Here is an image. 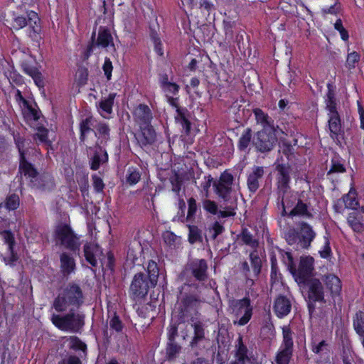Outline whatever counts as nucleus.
<instances>
[{
	"instance_id": "nucleus-53",
	"label": "nucleus",
	"mask_w": 364,
	"mask_h": 364,
	"mask_svg": "<svg viewBox=\"0 0 364 364\" xmlns=\"http://www.w3.org/2000/svg\"><path fill=\"white\" fill-rule=\"evenodd\" d=\"M293 350L282 348L280 351L278 352L276 358L275 363L276 364H289L290 359L292 356Z\"/></svg>"
},
{
	"instance_id": "nucleus-17",
	"label": "nucleus",
	"mask_w": 364,
	"mask_h": 364,
	"mask_svg": "<svg viewBox=\"0 0 364 364\" xmlns=\"http://www.w3.org/2000/svg\"><path fill=\"white\" fill-rule=\"evenodd\" d=\"M31 185L33 188L41 191H50L55 187V182L53 176L43 173L38 174L34 179H31Z\"/></svg>"
},
{
	"instance_id": "nucleus-26",
	"label": "nucleus",
	"mask_w": 364,
	"mask_h": 364,
	"mask_svg": "<svg viewBox=\"0 0 364 364\" xmlns=\"http://www.w3.org/2000/svg\"><path fill=\"white\" fill-rule=\"evenodd\" d=\"M116 95V93H110L107 97L102 99L97 104L98 112L102 117L109 118V115L112 113V107Z\"/></svg>"
},
{
	"instance_id": "nucleus-39",
	"label": "nucleus",
	"mask_w": 364,
	"mask_h": 364,
	"mask_svg": "<svg viewBox=\"0 0 364 364\" xmlns=\"http://www.w3.org/2000/svg\"><path fill=\"white\" fill-rule=\"evenodd\" d=\"M356 191L352 187L350 188L349 192L347 194H345L342 199L344 201V208L348 209L355 210L359 205L358 200L356 198Z\"/></svg>"
},
{
	"instance_id": "nucleus-15",
	"label": "nucleus",
	"mask_w": 364,
	"mask_h": 364,
	"mask_svg": "<svg viewBox=\"0 0 364 364\" xmlns=\"http://www.w3.org/2000/svg\"><path fill=\"white\" fill-rule=\"evenodd\" d=\"M89 149L91 151L89 154L90 168L97 171L100 166L108 161V154L103 146H101L95 145L93 147H90Z\"/></svg>"
},
{
	"instance_id": "nucleus-55",
	"label": "nucleus",
	"mask_w": 364,
	"mask_h": 364,
	"mask_svg": "<svg viewBox=\"0 0 364 364\" xmlns=\"http://www.w3.org/2000/svg\"><path fill=\"white\" fill-rule=\"evenodd\" d=\"M346 168L342 161L338 157H334L331 160V166L329 171L327 172V176H330L335 173H344Z\"/></svg>"
},
{
	"instance_id": "nucleus-27",
	"label": "nucleus",
	"mask_w": 364,
	"mask_h": 364,
	"mask_svg": "<svg viewBox=\"0 0 364 364\" xmlns=\"http://www.w3.org/2000/svg\"><path fill=\"white\" fill-rule=\"evenodd\" d=\"M95 135L97 137L95 145L104 146L110 139V129L105 122H99L95 126Z\"/></svg>"
},
{
	"instance_id": "nucleus-49",
	"label": "nucleus",
	"mask_w": 364,
	"mask_h": 364,
	"mask_svg": "<svg viewBox=\"0 0 364 364\" xmlns=\"http://www.w3.org/2000/svg\"><path fill=\"white\" fill-rule=\"evenodd\" d=\"M20 204V200L18 195L13 193L8 196L4 203H0V207H5L9 210L17 209Z\"/></svg>"
},
{
	"instance_id": "nucleus-33",
	"label": "nucleus",
	"mask_w": 364,
	"mask_h": 364,
	"mask_svg": "<svg viewBox=\"0 0 364 364\" xmlns=\"http://www.w3.org/2000/svg\"><path fill=\"white\" fill-rule=\"evenodd\" d=\"M18 173L29 178L30 183H31V179H34L38 174L36 168L31 163L27 161L26 156L19 159Z\"/></svg>"
},
{
	"instance_id": "nucleus-18",
	"label": "nucleus",
	"mask_w": 364,
	"mask_h": 364,
	"mask_svg": "<svg viewBox=\"0 0 364 364\" xmlns=\"http://www.w3.org/2000/svg\"><path fill=\"white\" fill-rule=\"evenodd\" d=\"M139 145L144 149L151 145L156 140V133L152 127L149 125L141 126V132L135 135Z\"/></svg>"
},
{
	"instance_id": "nucleus-37",
	"label": "nucleus",
	"mask_w": 364,
	"mask_h": 364,
	"mask_svg": "<svg viewBox=\"0 0 364 364\" xmlns=\"http://www.w3.org/2000/svg\"><path fill=\"white\" fill-rule=\"evenodd\" d=\"M94 126V119L92 116L87 117L81 120L79 124L80 136V140L84 142L87 138V134L92 130Z\"/></svg>"
},
{
	"instance_id": "nucleus-42",
	"label": "nucleus",
	"mask_w": 364,
	"mask_h": 364,
	"mask_svg": "<svg viewBox=\"0 0 364 364\" xmlns=\"http://www.w3.org/2000/svg\"><path fill=\"white\" fill-rule=\"evenodd\" d=\"M251 267L253 272V277H257L261 272L262 260L257 251H252L250 254Z\"/></svg>"
},
{
	"instance_id": "nucleus-21",
	"label": "nucleus",
	"mask_w": 364,
	"mask_h": 364,
	"mask_svg": "<svg viewBox=\"0 0 364 364\" xmlns=\"http://www.w3.org/2000/svg\"><path fill=\"white\" fill-rule=\"evenodd\" d=\"M235 360L230 364H247L250 363L248 349L244 344L242 336H239L235 342Z\"/></svg>"
},
{
	"instance_id": "nucleus-57",
	"label": "nucleus",
	"mask_w": 364,
	"mask_h": 364,
	"mask_svg": "<svg viewBox=\"0 0 364 364\" xmlns=\"http://www.w3.org/2000/svg\"><path fill=\"white\" fill-rule=\"evenodd\" d=\"M109 326L110 329L115 331L116 333L122 332L124 328V324L119 318V316H117L116 313H114L113 316L109 318Z\"/></svg>"
},
{
	"instance_id": "nucleus-54",
	"label": "nucleus",
	"mask_w": 364,
	"mask_h": 364,
	"mask_svg": "<svg viewBox=\"0 0 364 364\" xmlns=\"http://www.w3.org/2000/svg\"><path fill=\"white\" fill-rule=\"evenodd\" d=\"M237 203H228V205H224V210H220L218 211V218H228L235 216L236 215L235 210L237 209Z\"/></svg>"
},
{
	"instance_id": "nucleus-14",
	"label": "nucleus",
	"mask_w": 364,
	"mask_h": 364,
	"mask_svg": "<svg viewBox=\"0 0 364 364\" xmlns=\"http://www.w3.org/2000/svg\"><path fill=\"white\" fill-rule=\"evenodd\" d=\"M186 272L197 281L204 282L208 279V264L204 259H196L188 264Z\"/></svg>"
},
{
	"instance_id": "nucleus-3",
	"label": "nucleus",
	"mask_w": 364,
	"mask_h": 364,
	"mask_svg": "<svg viewBox=\"0 0 364 364\" xmlns=\"http://www.w3.org/2000/svg\"><path fill=\"white\" fill-rule=\"evenodd\" d=\"M193 285L183 284L178 289V311L179 314V320L185 322L188 318H193L198 313L202 300L200 296L196 294H191V290Z\"/></svg>"
},
{
	"instance_id": "nucleus-45",
	"label": "nucleus",
	"mask_w": 364,
	"mask_h": 364,
	"mask_svg": "<svg viewBox=\"0 0 364 364\" xmlns=\"http://www.w3.org/2000/svg\"><path fill=\"white\" fill-rule=\"evenodd\" d=\"M213 178L210 175L201 177V174H199L196 178H194L193 182L196 186L201 188L204 191L208 193Z\"/></svg>"
},
{
	"instance_id": "nucleus-28",
	"label": "nucleus",
	"mask_w": 364,
	"mask_h": 364,
	"mask_svg": "<svg viewBox=\"0 0 364 364\" xmlns=\"http://www.w3.org/2000/svg\"><path fill=\"white\" fill-rule=\"evenodd\" d=\"M134 119L141 125H149L151 118V112L149 107L145 105H139L133 112Z\"/></svg>"
},
{
	"instance_id": "nucleus-24",
	"label": "nucleus",
	"mask_w": 364,
	"mask_h": 364,
	"mask_svg": "<svg viewBox=\"0 0 364 364\" xmlns=\"http://www.w3.org/2000/svg\"><path fill=\"white\" fill-rule=\"evenodd\" d=\"M273 309L279 318H283L290 313L291 302L287 296L279 295L274 301Z\"/></svg>"
},
{
	"instance_id": "nucleus-10",
	"label": "nucleus",
	"mask_w": 364,
	"mask_h": 364,
	"mask_svg": "<svg viewBox=\"0 0 364 364\" xmlns=\"http://www.w3.org/2000/svg\"><path fill=\"white\" fill-rule=\"evenodd\" d=\"M233 182L232 174L225 171L221 173L219 180L213 183L214 191L224 205L237 203V198L232 188Z\"/></svg>"
},
{
	"instance_id": "nucleus-19",
	"label": "nucleus",
	"mask_w": 364,
	"mask_h": 364,
	"mask_svg": "<svg viewBox=\"0 0 364 364\" xmlns=\"http://www.w3.org/2000/svg\"><path fill=\"white\" fill-rule=\"evenodd\" d=\"M191 326L193 329V336L189 346L192 349L198 348L205 340V324L200 321H194L192 319Z\"/></svg>"
},
{
	"instance_id": "nucleus-13",
	"label": "nucleus",
	"mask_w": 364,
	"mask_h": 364,
	"mask_svg": "<svg viewBox=\"0 0 364 364\" xmlns=\"http://www.w3.org/2000/svg\"><path fill=\"white\" fill-rule=\"evenodd\" d=\"M277 172L276 180L279 193H287L289 190L291 176L293 173L292 167L288 164H281L276 166Z\"/></svg>"
},
{
	"instance_id": "nucleus-38",
	"label": "nucleus",
	"mask_w": 364,
	"mask_h": 364,
	"mask_svg": "<svg viewBox=\"0 0 364 364\" xmlns=\"http://www.w3.org/2000/svg\"><path fill=\"white\" fill-rule=\"evenodd\" d=\"M252 131L251 128L245 129L242 133L237 144L238 149L241 151L246 152L248 146L252 143Z\"/></svg>"
},
{
	"instance_id": "nucleus-1",
	"label": "nucleus",
	"mask_w": 364,
	"mask_h": 364,
	"mask_svg": "<svg viewBox=\"0 0 364 364\" xmlns=\"http://www.w3.org/2000/svg\"><path fill=\"white\" fill-rule=\"evenodd\" d=\"M159 274L156 262L150 260L147 264L146 274L139 272L134 274L129 287L131 297L136 301L144 299L149 289L157 284Z\"/></svg>"
},
{
	"instance_id": "nucleus-22",
	"label": "nucleus",
	"mask_w": 364,
	"mask_h": 364,
	"mask_svg": "<svg viewBox=\"0 0 364 364\" xmlns=\"http://www.w3.org/2000/svg\"><path fill=\"white\" fill-rule=\"evenodd\" d=\"M328 123L331 138L337 141L343 139L344 131L339 114H330Z\"/></svg>"
},
{
	"instance_id": "nucleus-47",
	"label": "nucleus",
	"mask_w": 364,
	"mask_h": 364,
	"mask_svg": "<svg viewBox=\"0 0 364 364\" xmlns=\"http://www.w3.org/2000/svg\"><path fill=\"white\" fill-rule=\"evenodd\" d=\"M188 242L191 244L203 241L202 231L196 225H188Z\"/></svg>"
},
{
	"instance_id": "nucleus-61",
	"label": "nucleus",
	"mask_w": 364,
	"mask_h": 364,
	"mask_svg": "<svg viewBox=\"0 0 364 364\" xmlns=\"http://www.w3.org/2000/svg\"><path fill=\"white\" fill-rule=\"evenodd\" d=\"M311 350L316 354L326 353L328 350V344L326 341L323 340L316 343L315 340L311 342Z\"/></svg>"
},
{
	"instance_id": "nucleus-32",
	"label": "nucleus",
	"mask_w": 364,
	"mask_h": 364,
	"mask_svg": "<svg viewBox=\"0 0 364 364\" xmlns=\"http://www.w3.org/2000/svg\"><path fill=\"white\" fill-rule=\"evenodd\" d=\"M60 270L63 276L67 277L74 272L75 262L74 258L68 252H63L60 255Z\"/></svg>"
},
{
	"instance_id": "nucleus-2",
	"label": "nucleus",
	"mask_w": 364,
	"mask_h": 364,
	"mask_svg": "<svg viewBox=\"0 0 364 364\" xmlns=\"http://www.w3.org/2000/svg\"><path fill=\"white\" fill-rule=\"evenodd\" d=\"M84 299L81 287L75 282H70L55 298L52 307L58 313L68 310H77L83 304Z\"/></svg>"
},
{
	"instance_id": "nucleus-29",
	"label": "nucleus",
	"mask_w": 364,
	"mask_h": 364,
	"mask_svg": "<svg viewBox=\"0 0 364 364\" xmlns=\"http://www.w3.org/2000/svg\"><path fill=\"white\" fill-rule=\"evenodd\" d=\"M289 217L299 216L304 218H311L312 213L309 210V203L303 201L301 199L297 200L296 205L288 213Z\"/></svg>"
},
{
	"instance_id": "nucleus-6",
	"label": "nucleus",
	"mask_w": 364,
	"mask_h": 364,
	"mask_svg": "<svg viewBox=\"0 0 364 364\" xmlns=\"http://www.w3.org/2000/svg\"><path fill=\"white\" fill-rule=\"evenodd\" d=\"M53 237L56 245H60L74 253L80 250V237L68 224L57 225L53 232Z\"/></svg>"
},
{
	"instance_id": "nucleus-12",
	"label": "nucleus",
	"mask_w": 364,
	"mask_h": 364,
	"mask_svg": "<svg viewBox=\"0 0 364 364\" xmlns=\"http://www.w3.org/2000/svg\"><path fill=\"white\" fill-rule=\"evenodd\" d=\"M95 36L96 32L93 31L91 37V43L87 46L85 54L86 58H89L96 47L102 48H107L109 46L114 47L113 38L108 28L102 26L100 27L96 39Z\"/></svg>"
},
{
	"instance_id": "nucleus-36",
	"label": "nucleus",
	"mask_w": 364,
	"mask_h": 364,
	"mask_svg": "<svg viewBox=\"0 0 364 364\" xmlns=\"http://www.w3.org/2000/svg\"><path fill=\"white\" fill-rule=\"evenodd\" d=\"M361 218L362 216L356 212L348 214L347 223L355 232H362L364 230V225L361 223Z\"/></svg>"
},
{
	"instance_id": "nucleus-30",
	"label": "nucleus",
	"mask_w": 364,
	"mask_h": 364,
	"mask_svg": "<svg viewBox=\"0 0 364 364\" xmlns=\"http://www.w3.org/2000/svg\"><path fill=\"white\" fill-rule=\"evenodd\" d=\"M21 68L23 71L31 76L35 84L40 88L45 86V82L41 73L35 66L29 65L27 62H22Z\"/></svg>"
},
{
	"instance_id": "nucleus-34",
	"label": "nucleus",
	"mask_w": 364,
	"mask_h": 364,
	"mask_svg": "<svg viewBox=\"0 0 364 364\" xmlns=\"http://www.w3.org/2000/svg\"><path fill=\"white\" fill-rule=\"evenodd\" d=\"M189 112L186 108H178L176 121L179 123L186 134L190 133L191 122L188 119Z\"/></svg>"
},
{
	"instance_id": "nucleus-4",
	"label": "nucleus",
	"mask_w": 364,
	"mask_h": 364,
	"mask_svg": "<svg viewBox=\"0 0 364 364\" xmlns=\"http://www.w3.org/2000/svg\"><path fill=\"white\" fill-rule=\"evenodd\" d=\"M64 314H53L51 316L53 324L58 329L71 333H79L85 325V314L76 310H68Z\"/></svg>"
},
{
	"instance_id": "nucleus-44",
	"label": "nucleus",
	"mask_w": 364,
	"mask_h": 364,
	"mask_svg": "<svg viewBox=\"0 0 364 364\" xmlns=\"http://www.w3.org/2000/svg\"><path fill=\"white\" fill-rule=\"evenodd\" d=\"M164 242L171 248H176L181 245V237L177 236L171 231H166L163 233Z\"/></svg>"
},
{
	"instance_id": "nucleus-46",
	"label": "nucleus",
	"mask_w": 364,
	"mask_h": 364,
	"mask_svg": "<svg viewBox=\"0 0 364 364\" xmlns=\"http://www.w3.org/2000/svg\"><path fill=\"white\" fill-rule=\"evenodd\" d=\"M37 130L38 132L33 135V139L38 141V144H42L46 147L50 146L51 141L48 137V130L43 127H38Z\"/></svg>"
},
{
	"instance_id": "nucleus-41",
	"label": "nucleus",
	"mask_w": 364,
	"mask_h": 364,
	"mask_svg": "<svg viewBox=\"0 0 364 364\" xmlns=\"http://www.w3.org/2000/svg\"><path fill=\"white\" fill-rule=\"evenodd\" d=\"M326 109L328 111V116L330 114H338L336 109V103L335 100V93L333 90V86L328 84V92L326 99Z\"/></svg>"
},
{
	"instance_id": "nucleus-52",
	"label": "nucleus",
	"mask_w": 364,
	"mask_h": 364,
	"mask_svg": "<svg viewBox=\"0 0 364 364\" xmlns=\"http://www.w3.org/2000/svg\"><path fill=\"white\" fill-rule=\"evenodd\" d=\"M238 237L241 239L242 242L252 248L258 246V242L255 240L250 232L247 229H242V232L238 235Z\"/></svg>"
},
{
	"instance_id": "nucleus-59",
	"label": "nucleus",
	"mask_w": 364,
	"mask_h": 364,
	"mask_svg": "<svg viewBox=\"0 0 364 364\" xmlns=\"http://www.w3.org/2000/svg\"><path fill=\"white\" fill-rule=\"evenodd\" d=\"M14 139L16 148L19 153V159H22L23 156H26L25 144L26 140L23 137L21 136L19 134H13Z\"/></svg>"
},
{
	"instance_id": "nucleus-56",
	"label": "nucleus",
	"mask_w": 364,
	"mask_h": 364,
	"mask_svg": "<svg viewBox=\"0 0 364 364\" xmlns=\"http://www.w3.org/2000/svg\"><path fill=\"white\" fill-rule=\"evenodd\" d=\"M67 341L68 343V347L74 350H86V345L77 336H70Z\"/></svg>"
},
{
	"instance_id": "nucleus-58",
	"label": "nucleus",
	"mask_w": 364,
	"mask_h": 364,
	"mask_svg": "<svg viewBox=\"0 0 364 364\" xmlns=\"http://www.w3.org/2000/svg\"><path fill=\"white\" fill-rule=\"evenodd\" d=\"M185 322H182L181 320L176 323H172L170 324L169 327L168 328V332H167V336H168V341H176V337L178 336V330L180 326L184 325Z\"/></svg>"
},
{
	"instance_id": "nucleus-9",
	"label": "nucleus",
	"mask_w": 364,
	"mask_h": 364,
	"mask_svg": "<svg viewBox=\"0 0 364 364\" xmlns=\"http://www.w3.org/2000/svg\"><path fill=\"white\" fill-rule=\"evenodd\" d=\"M28 26V36L33 41L39 42L41 39L40 18L37 13L31 11L23 15L15 16L13 19L12 26L16 30H19Z\"/></svg>"
},
{
	"instance_id": "nucleus-60",
	"label": "nucleus",
	"mask_w": 364,
	"mask_h": 364,
	"mask_svg": "<svg viewBox=\"0 0 364 364\" xmlns=\"http://www.w3.org/2000/svg\"><path fill=\"white\" fill-rule=\"evenodd\" d=\"M140 178L141 174L138 170L133 168H129L128 169L126 180L129 185H134L137 183Z\"/></svg>"
},
{
	"instance_id": "nucleus-16",
	"label": "nucleus",
	"mask_w": 364,
	"mask_h": 364,
	"mask_svg": "<svg viewBox=\"0 0 364 364\" xmlns=\"http://www.w3.org/2000/svg\"><path fill=\"white\" fill-rule=\"evenodd\" d=\"M304 284L308 287V299L325 302L323 285L318 279H310Z\"/></svg>"
},
{
	"instance_id": "nucleus-31",
	"label": "nucleus",
	"mask_w": 364,
	"mask_h": 364,
	"mask_svg": "<svg viewBox=\"0 0 364 364\" xmlns=\"http://www.w3.org/2000/svg\"><path fill=\"white\" fill-rule=\"evenodd\" d=\"M297 196L287 191V193H279L278 192V200H281L280 203L282 207V215H288L287 209L293 208L296 205L298 200Z\"/></svg>"
},
{
	"instance_id": "nucleus-11",
	"label": "nucleus",
	"mask_w": 364,
	"mask_h": 364,
	"mask_svg": "<svg viewBox=\"0 0 364 364\" xmlns=\"http://www.w3.org/2000/svg\"><path fill=\"white\" fill-rule=\"evenodd\" d=\"M277 131L261 129L255 133L252 145L257 152L267 154L274 149L277 143Z\"/></svg>"
},
{
	"instance_id": "nucleus-35",
	"label": "nucleus",
	"mask_w": 364,
	"mask_h": 364,
	"mask_svg": "<svg viewBox=\"0 0 364 364\" xmlns=\"http://www.w3.org/2000/svg\"><path fill=\"white\" fill-rule=\"evenodd\" d=\"M325 284L332 295H338L341 291V282L338 277L333 274L326 276Z\"/></svg>"
},
{
	"instance_id": "nucleus-20",
	"label": "nucleus",
	"mask_w": 364,
	"mask_h": 364,
	"mask_svg": "<svg viewBox=\"0 0 364 364\" xmlns=\"http://www.w3.org/2000/svg\"><path fill=\"white\" fill-rule=\"evenodd\" d=\"M264 174V167L257 166L252 167L247 178V186L250 192L255 193L258 190L259 188V181L263 178Z\"/></svg>"
},
{
	"instance_id": "nucleus-64",
	"label": "nucleus",
	"mask_w": 364,
	"mask_h": 364,
	"mask_svg": "<svg viewBox=\"0 0 364 364\" xmlns=\"http://www.w3.org/2000/svg\"><path fill=\"white\" fill-rule=\"evenodd\" d=\"M360 60V55L353 51L348 54L346 59V67L350 70L355 68V64Z\"/></svg>"
},
{
	"instance_id": "nucleus-25",
	"label": "nucleus",
	"mask_w": 364,
	"mask_h": 364,
	"mask_svg": "<svg viewBox=\"0 0 364 364\" xmlns=\"http://www.w3.org/2000/svg\"><path fill=\"white\" fill-rule=\"evenodd\" d=\"M253 113L255 116L257 123L259 124L262 127V129H267L268 131H277V128L279 127L274 126V120L267 113H264L259 108L254 109Z\"/></svg>"
},
{
	"instance_id": "nucleus-7",
	"label": "nucleus",
	"mask_w": 364,
	"mask_h": 364,
	"mask_svg": "<svg viewBox=\"0 0 364 364\" xmlns=\"http://www.w3.org/2000/svg\"><path fill=\"white\" fill-rule=\"evenodd\" d=\"M284 262L287 265L289 272L293 274L296 282L299 284H305L309 280L314 270V259L312 257L308 256L301 257L298 269L294 264L293 257L290 252H284Z\"/></svg>"
},
{
	"instance_id": "nucleus-51",
	"label": "nucleus",
	"mask_w": 364,
	"mask_h": 364,
	"mask_svg": "<svg viewBox=\"0 0 364 364\" xmlns=\"http://www.w3.org/2000/svg\"><path fill=\"white\" fill-rule=\"evenodd\" d=\"M353 326L360 336H364V311H360L356 313L353 319Z\"/></svg>"
},
{
	"instance_id": "nucleus-62",
	"label": "nucleus",
	"mask_w": 364,
	"mask_h": 364,
	"mask_svg": "<svg viewBox=\"0 0 364 364\" xmlns=\"http://www.w3.org/2000/svg\"><path fill=\"white\" fill-rule=\"evenodd\" d=\"M23 109V114L28 119L37 121L40 118V113L36 109L33 108L29 103L28 104L27 107H24Z\"/></svg>"
},
{
	"instance_id": "nucleus-40",
	"label": "nucleus",
	"mask_w": 364,
	"mask_h": 364,
	"mask_svg": "<svg viewBox=\"0 0 364 364\" xmlns=\"http://www.w3.org/2000/svg\"><path fill=\"white\" fill-rule=\"evenodd\" d=\"M182 347L176 341H168L166 348V358L168 361H173L178 357Z\"/></svg>"
},
{
	"instance_id": "nucleus-8",
	"label": "nucleus",
	"mask_w": 364,
	"mask_h": 364,
	"mask_svg": "<svg viewBox=\"0 0 364 364\" xmlns=\"http://www.w3.org/2000/svg\"><path fill=\"white\" fill-rule=\"evenodd\" d=\"M228 309L235 318L233 323L238 326L246 325L251 319L253 313V306L249 296L240 299H230Z\"/></svg>"
},
{
	"instance_id": "nucleus-63",
	"label": "nucleus",
	"mask_w": 364,
	"mask_h": 364,
	"mask_svg": "<svg viewBox=\"0 0 364 364\" xmlns=\"http://www.w3.org/2000/svg\"><path fill=\"white\" fill-rule=\"evenodd\" d=\"M203 208L205 210L213 215H216L218 211V206L216 202L209 199H205L203 201Z\"/></svg>"
},
{
	"instance_id": "nucleus-5",
	"label": "nucleus",
	"mask_w": 364,
	"mask_h": 364,
	"mask_svg": "<svg viewBox=\"0 0 364 364\" xmlns=\"http://www.w3.org/2000/svg\"><path fill=\"white\" fill-rule=\"evenodd\" d=\"M299 226V231L291 229L286 232V241L289 245H296L297 250L309 249L316 234L313 228L306 222H301Z\"/></svg>"
},
{
	"instance_id": "nucleus-50",
	"label": "nucleus",
	"mask_w": 364,
	"mask_h": 364,
	"mask_svg": "<svg viewBox=\"0 0 364 364\" xmlns=\"http://www.w3.org/2000/svg\"><path fill=\"white\" fill-rule=\"evenodd\" d=\"M3 240L4 242L8 244V248L11 254V262H15L17 260V257L14 254L13 247L14 245V237L11 231L4 230L0 232Z\"/></svg>"
},
{
	"instance_id": "nucleus-48",
	"label": "nucleus",
	"mask_w": 364,
	"mask_h": 364,
	"mask_svg": "<svg viewBox=\"0 0 364 364\" xmlns=\"http://www.w3.org/2000/svg\"><path fill=\"white\" fill-rule=\"evenodd\" d=\"M171 173L172 174L169 177V181L171 184V191L177 196H179L183 183L182 178L175 170L172 171Z\"/></svg>"
},
{
	"instance_id": "nucleus-23",
	"label": "nucleus",
	"mask_w": 364,
	"mask_h": 364,
	"mask_svg": "<svg viewBox=\"0 0 364 364\" xmlns=\"http://www.w3.org/2000/svg\"><path fill=\"white\" fill-rule=\"evenodd\" d=\"M84 255L86 261L92 267H96L97 260H100L102 257V251L99 245L87 243L84 245Z\"/></svg>"
},
{
	"instance_id": "nucleus-43",
	"label": "nucleus",
	"mask_w": 364,
	"mask_h": 364,
	"mask_svg": "<svg viewBox=\"0 0 364 364\" xmlns=\"http://www.w3.org/2000/svg\"><path fill=\"white\" fill-rule=\"evenodd\" d=\"M283 341L281 348L293 350V338L292 331L289 326H284L282 328Z\"/></svg>"
}]
</instances>
